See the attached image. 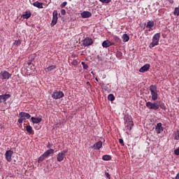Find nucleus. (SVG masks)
Segmentation results:
<instances>
[{
	"mask_svg": "<svg viewBox=\"0 0 179 179\" xmlns=\"http://www.w3.org/2000/svg\"><path fill=\"white\" fill-rule=\"evenodd\" d=\"M161 34L160 33L155 34L152 37V41L150 43V48H153V47H156V45H159V41H160Z\"/></svg>",
	"mask_w": 179,
	"mask_h": 179,
	"instance_id": "f257e3e1",
	"label": "nucleus"
},
{
	"mask_svg": "<svg viewBox=\"0 0 179 179\" xmlns=\"http://www.w3.org/2000/svg\"><path fill=\"white\" fill-rule=\"evenodd\" d=\"M54 153L53 149H50L45 151L42 155H41L38 159V163H41L43 161L45 160L50 155H52Z\"/></svg>",
	"mask_w": 179,
	"mask_h": 179,
	"instance_id": "f03ea898",
	"label": "nucleus"
},
{
	"mask_svg": "<svg viewBox=\"0 0 179 179\" xmlns=\"http://www.w3.org/2000/svg\"><path fill=\"white\" fill-rule=\"evenodd\" d=\"M150 91L152 96V100H153L154 101H156V99L158 97L157 87H156V85H150Z\"/></svg>",
	"mask_w": 179,
	"mask_h": 179,
	"instance_id": "7ed1b4c3",
	"label": "nucleus"
},
{
	"mask_svg": "<svg viewBox=\"0 0 179 179\" xmlns=\"http://www.w3.org/2000/svg\"><path fill=\"white\" fill-rule=\"evenodd\" d=\"M65 94L62 91H57L55 90L52 94L51 97L52 99H54L55 100H59V99H62Z\"/></svg>",
	"mask_w": 179,
	"mask_h": 179,
	"instance_id": "20e7f679",
	"label": "nucleus"
},
{
	"mask_svg": "<svg viewBox=\"0 0 179 179\" xmlns=\"http://www.w3.org/2000/svg\"><path fill=\"white\" fill-rule=\"evenodd\" d=\"M12 77V74H10L7 71H2L0 73V79L1 80H8V79H10V78Z\"/></svg>",
	"mask_w": 179,
	"mask_h": 179,
	"instance_id": "39448f33",
	"label": "nucleus"
},
{
	"mask_svg": "<svg viewBox=\"0 0 179 179\" xmlns=\"http://www.w3.org/2000/svg\"><path fill=\"white\" fill-rule=\"evenodd\" d=\"M66 153H68V149H65L61 152L57 154V162H62L64 159H65V156H66Z\"/></svg>",
	"mask_w": 179,
	"mask_h": 179,
	"instance_id": "423d86ee",
	"label": "nucleus"
},
{
	"mask_svg": "<svg viewBox=\"0 0 179 179\" xmlns=\"http://www.w3.org/2000/svg\"><path fill=\"white\" fill-rule=\"evenodd\" d=\"M145 106L150 110H155V111H156V110H159V104H157L156 103H152L150 101L147 102Z\"/></svg>",
	"mask_w": 179,
	"mask_h": 179,
	"instance_id": "0eeeda50",
	"label": "nucleus"
},
{
	"mask_svg": "<svg viewBox=\"0 0 179 179\" xmlns=\"http://www.w3.org/2000/svg\"><path fill=\"white\" fill-rule=\"evenodd\" d=\"M124 124L126 125V128L129 131L132 129V127H134V121H132L131 118L127 117L124 122Z\"/></svg>",
	"mask_w": 179,
	"mask_h": 179,
	"instance_id": "6e6552de",
	"label": "nucleus"
},
{
	"mask_svg": "<svg viewBox=\"0 0 179 179\" xmlns=\"http://www.w3.org/2000/svg\"><path fill=\"white\" fill-rule=\"evenodd\" d=\"M92 44H93V39L90 37L85 38L83 41L84 47H89L90 45H92Z\"/></svg>",
	"mask_w": 179,
	"mask_h": 179,
	"instance_id": "1a4fd4ad",
	"label": "nucleus"
},
{
	"mask_svg": "<svg viewBox=\"0 0 179 179\" xmlns=\"http://www.w3.org/2000/svg\"><path fill=\"white\" fill-rule=\"evenodd\" d=\"M52 26H55L58 22V12L57 10H54L52 13Z\"/></svg>",
	"mask_w": 179,
	"mask_h": 179,
	"instance_id": "9d476101",
	"label": "nucleus"
},
{
	"mask_svg": "<svg viewBox=\"0 0 179 179\" xmlns=\"http://www.w3.org/2000/svg\"><path fill=\"white\" fill-rule=\"evenodd\" d=\"M91 149H94L95 150H100L101 148H103V142L101 141L96 142L95 144H94L92 146L90 147Z\"/></svg>",
	"mask_w": 179,
	"mask_h": 179,
	"instance_id": "9b49d317",
	"label": "nucleus"
},
{
	"mask_svg": "<svg viewBox=\"0 0 179 179\" xmlns=\"http://www.w3.org/2000/svg\"><path fill=\"white\" fill-rule=\"evenodd\" d=\"M13 155V151L12 150H7L6 152L5 156H6V160L7 162H12V156Z\"/></svg>",
	"mask_w": 179,
	"mask_h": 179,
	"instance_id": "f8f14e48",
	"label": "nucleus"
},
{
	"mask_svg": "<svg viewBox=\"0 0 179 179\" xmlns=\"http://www.w3.org/2000/svg\"><path fill=\"white\" fill-rule=\"evenodd\" d=\"M115 44L114 42H110V41L106 40L102 43V46L103 48H108V47H111V45H114Z\"/></svg>",
	"mask_w": 179,
	"mask_h": 179,
	"instance_id": "ddd939ff",
	"label": "nucleus"
},
{
	"mask_svg": "<svg viewBox=\"0 0 179 179\" xmlns=\"http://www.w3.org/2000/svg\"><path fill=\"white\" fill-rule=\"evenodd\" d=\"M80 16L83 19H87L89 17H92V13L89 11H83L80 13Z\"/></svg>",
	"mask_w": 179,
	"mask_h": 179,
	"instance_id": "4468645a",
	"label": "nucleus"
},
{
	"mask_svg": "<svg viewBox=\"0 0 179 179\" xmlns=\"http://www.w3.org/2000/svg\"><path fill=\"white\" fill-rule=\"evenodd\" d=\"M10 94H9L0 95V103H4V101H6L8 99H10Z\"/></svg>",
	"mask_w": 179,
	"mask_h": 179,
	"instance_id": "2eb2a0df",
	"label": "nucleus"
},
{
	"mask_svg": "<svg viewBox=\"0 0 179 179\" xmlns=\"http://www.w3.org/2000/svg\"><path fill=\"white\" fill-rule=\"evenodd\" d=\"M150 68V64H146L139 69V72H141V73H143L144 72H148L149 71V69Z\"/></svg>",
	"mask_w": 179,
	"mask_h": 179,
	"instance_id": "dca6fc26",
	"label": "nucleus"
},
{
	"mask_svg": "<svg viewBox=\"0 0 179 179\" xmlns=\"http://www.w3.org/2000/svg\"><path fill=\"white\" fill-rule=\"evenodd\" d=\"M162 123H157L156 127H155V131L157 132V134H160L161 132H163L164 129H163V127L162 126Z\"/></svg>",
	"mask_w": 179,
	"mask_h": 179,
	"instance_id": "f3484780",
	"label": "nucleus"
},
{
	"mask_svg": "<svg viewBox=\"0 0 179 179\" xmlns=\"http://www.w3.org/2000/svg\"><path fill=\"white\" fill-rule=\"evenodd\" d=\"M20 117H22V118H24V120H29L30 119V117H31V115H30V114L27 113H24V112H20L19 113Z\"/></svg>",
	"mask_w": 179,
	"mask_h": 179,
	"instance_id": "a211bd4d",
	"label": "nucleus"
},
{
	"mask_svg": "<svg viewBox=\"0 0 179 179\" xmlns=\"http://www.w3.org/2000/svg\"><path fill=\"white\" fill-rule=\"evenodd\" d=\"M33 124H40V122H41V121H43V118L41 117H32L31 118Z\"/></svg>",
	"mask_w": 179,
	"mask_h": 179,
	"instance_id": "6ab92c4d",
	"label": "nucleus"
},
{
	"mask_svg": "<svg viewBox=\"0 0 179 179\" xmlns=\"http://www.w3.org/2000/svg\"><path fill=\"white\" fill-rule=\"evenodd\" d=\"M32 5H34V6H35L36 8H38L39 9H43V3H40L38 1H35L32 3Z\"/></svg>",
	"mask_w": 179,
	"mask_h": 179,
	"instance_id": "aec40b11",
	"label": "nucleus"
},
{
	"mask_svg": "<svg viewBox=\"0 0 179 179\" xmlns=\"http://www.w3.org/2000/svg\"><path fill=\"white\" fill-rule=\"evenodd\" d=\"M122 38L123 40V43H128L129 41V36H128L127 34H124L122 36Z\"/></svg>",
	"mask_w": 179,
	"mask_h": 179,
	"instance_id": "412c9836",
	"label": "nucleus"
},
{
	"mask_svg": "<svg viewBox=\"0 0 179 179\" xmlns=\"http://www.w3.org/2000/svg\"><path fill=\"white\" fill-rule=\"evenodd\" d=\"M31 16V13L30 11H26L24 15H22L23 19H29Z\"/></svg>",
	"mask_w": 179,
	"mask_h": 179,
	"instance_id": "4be33fe9",
	"label": "nucleus"
},
{
	"mask_svg": "<svg viewBox=\"0 0 179 179\" xmlns=\"http://www.w3.org/2000/svg\"><path fill=\"white\" fill-rule=\"evenodd\" d=\"M54 69H57V66L55 65H52L49 66L46 69V72H51L52 71H54Z\"/></svg>",
	"mask_w": 179,
	"mask_h": 179,
	"instance_id": "5701e85b",
	"label": "nucleus"
},
{
	"mask_svg": "<svg viewBox=\"0 0 179 179\" xmlns=\"http://www.w3.org/2000/svg\"><path fill=\"white\" fill-rule=\"evenodd\" d=\"M108 100L109 101H114L115 100V96H114V94H110L108 95Z\"/></svg>",
	"mask_w": 179,
	"mask_h": 179,
	"instance_id": "b1692460",
	"label": "nucleus"
},
{
	"mask_svg": "<svg viewBox=\"0 0 179 179\" xmlns=\"http://www.w3.org/2000/svg\"><path fill=\"white\" fill-rule=\"evenodd\" d=\"M155 26V21H148L145 27H153Z\"/></svg>",
	"mask_w": 179,
	"mask_h": 179,
	"instance_id": "393cba45",
	"label": "nucleus"
},
{
	"mask_svg": "<svg viewBox=\"0 0 179 179\" xmlns=\"http://www.w3.org/2000/svg\"><path fill=\"white\" fill-rule=\"evenodd\" d=\"M26 130L28 134H33V127H31V126H27Z\"/></svg>",
	"mask_w": 179,
	"mask_h": 179,
	"instance_id": "a878e982",
	"label": "nucleus"
},
{
	"mask_svg": "<svg viewBox=\"0 0 179 179\" xmlns=\"http://www.w3.org/2000/svg\"><path fill=\"white\" fill-rule=\"evenodd\" d=\"M111 159V156L106 155L102 157V159H103L105 162H108Z\"/></svg>",
	"mask_w": 179,
	"mask_h": 179,
	"instance_id": "bb28decb",
	"label": "nucleus"
},
{
	"mask_svg": "<svg viewBox=\"0 0 179 179\" xmlns=\"http://www.w3.org/2000/svg\"><path fill=\"white\" fill-rule=\"evenodd\" d=\"M173 15H175V16H179V7L175 8Z\"/></svg>",
	"mask_w": 179,
	"mask_h": 179,
	"instance_id": "cd10ccee",
	"label": "nucleus"
},
{
	"mask_svg": "<svg viewBox=\"0 0 179 179\" xmlns=\"http://www.w3.org/2000/svg\"><path fill=\"white\" fill-rule=\"evenodd\" d=\"M159 106L162 110H166V105L164 104V103H160Z\"/></svg>",
	"mask_w": 179,
	"mask_h": 179,
	"instance_id": "c85d7f7f",
	"label": "nucleus"
},
{
	"mask_svg": "<svg viewBox=\"0 0 179 179\" xmlns=\"http://www.w3.org/2000/svg\"><path fill=\"white\" fill-rule=\"evenodd\" d=\"M175 139L176 141H179V130H178L176 133H175Z\"/></svg>",
	"mask_w": 179,
	"mask_h": 179,
	"instance_id": "c756f323",
	"label": "nucleus"
},
{
	"mask_svg": "<svg viewBox=\"0 0 179 179\" xmlns=\"http://www.w3.org/2000/svg\"><path fill=\"white\" fill-rule=\"evenodd\" d=\"M81 64L83 65L84 69H87V68H89V66H87V64H86V63H85L84 62H82Z\"/></svg>",
	"mask_w": 179,
	"mask_h": 179,
	"instance_id": "7c9ffc66",
	"label": "nucleus"
},
{
	"mask_svg": "<svg viewBox=\"0 0 179 179\" xmlns=\"http://www.w3.org/2000/svg\"><path fill=\"white\" fill-rule=\"evenodd\" d=\"M100 2H102V3H110L111 2V0H99Z\"/></svg>",
	"mask_w": 179,
	"mask_h": 179,
	"instance_id": "2f4dec72",
	"label": "nucleus"
},
{
	"mask_svg": "<svg viewBox=\"0 0 179 179\" xmlns=\"http://www.w3.org/2000/svg\"><path fill=\"white\" fill-rule=\"evenodd\" d=\"M116 57H117V58H121V57H122V52H117Z\"/></svg>",
	"mask_w": 179,
	"mask_h": 179,
	"instance_id": "473e14b6",
	"label": "nucleus"
},
{
	"mask_svg": "<svg viewBox=\"0 0 179 179\" xmlns=\"http://www.w3.org/2000/svg\"><path fill=\"white\" fill-rule=\"evenodd\" d=\"M23 121H24V118L20 117V119H18L17 122H18L19 124H22V123H23Z\"/></svg>",
	"mask_w": 179,
	"mask_h": 179,
	"instance_id": "72a5a7b5",
	"label": "nucleus"
},
{
	"mask_svg": "<svg viewBox=\"0 0 179 179\" xmlns=\"http://www.w3.org/2000/svg\"><path fill=\"white\" fill-rule=\"evenodd\" d=\"M66 5H68V2L66 1H64L62 5H61V8H65V6H66Z\"/></svg>",
	"mask_w": 179,
	"mask_h": 179,
	"instance_id": "f704fd0d",
	"label": "nucleus"
},
{
	"mask_svg": "<svg viewBox=\"0 0 179 179\" xmlns=\"http://www.w3.org/2000/svg\"><path fill=\"white\" fill-rule=\"evenodd\" d=\"M119 143H120V145H122V146H124V140L122 138H120L119 139Z\"/></svg>",
	"mask_w": 179,
	"mask_h": 179,
	"instance_id": "c9c22d12",
	"label": "nucleus"
},
{
	"mask_svg": "<svg viewBox=\"0 0 179 179\" xmlns=\"http://www.w3.org/2000/svg\"><path fill=\"white\" fill-rule=\"evenodd\" d=\"M71 64H72V65L76 66V65H78V61L73 60Z\"/></svg>",
	"mask_w": 179,
	"mask_h": 179,
	"instance_id": "e433bc0d",
	"label": "nucleus"
},
{
	"mask_svg": "<svg viewBox=\"0 0 179 179\" xmlns=\"http://www.w3.org/2000/svg\"><path fill=\"white\" fill-rule=\"evenodd\" d=\"M65 13H66V11L65 10V9H62V10H61V14H62V15H65Z\"/></svg>",
	"mask_w": 179,
	"mask_h": 179,
	"instance_id": "4c0bfd02",
	"label": "nucleus"
},
{
	"mask_svg": "<svg viewBox=\"0 0 179 179\" xmlns=\"http://www.w3.org/2000/svg\"><path fill=\"white\" fill-rule=\"evenodd\" d=\"M15 44L19 45L20 44V41H15Z\"/></svg>",
	"mask_w": 179,
	"mask_h": 179,
	"instance_id": "58836bf2",
	"label": "nucleus"
},
{
	"mask_svg": "<svg viewBox=\"0 0 179 179\" xmlns=\"http://www.w3.org/2000/svg\"><path fill=\"white\" fill-rule=\"evenodd\" d=\"M105 175L106 176L107 178H110V173L105 172Z\"/></svg>",
	"mask_w": 179,
	"mask_h": 179,
	"instance_id": "ea45409f",
	"label": "nucleus"
},
{
	"mask_svg": "<svg viewBox=\"0 0 179 179\" xmlns=\"http://www.w3.org/2000/svg\"><path fill=\"white\" fill-rule=\"evenodd\" d=\"M114 40L115 41H118V40H120V38H118V36H115Z\"/></svg>",
	"mask_w": 179,
	"mask_h": 179,
	"instance_id": "a19ab883",
	"label": "nucleus"
},
{
	"mask_svg": "<svg viewBox=\"0 0 179 179\" xmlns=\"http://www.w3.org/2000/svg\"><path fill=\"white\" fill-rule=\"evenodd\" d=\"M152 27H147V29H148V31H152V30H153V29H152Z\"/></svg>",
	"mask_w": 179,
	"mask_h": 179,
	"instance_id": "79ce46f5",
	"label": "nucleus"
},
{
	"mask_svg": "<svg viewBox=\"0 0 179 179\" xmlns=\"http://www.w3.org/2000/svg\"><path fill=\"white\" fill-rule=\"evenodd\" d=\"M47 148L49 149L51 148V143H48Z\"/></svg>",
	"mask_w": 179,
	"mask_h": 179,
	"instance_id": "37998d69",
	"label": "nucleus"
},
{
	"mask_svg": "<svg viewBox=\"0 0 179 179\" xmlns=\"http://www.w3.org/2000/svg\"><path fill=\"white\" fill-rule=\"evenodd\" d=\"M176 179H179V173H178L176 176Z\"/></svg>",
	"mask_w": 179,
	"mask_h": 179,
	"instance_id": "c03bdc74",
	"label": "nucleus"
},
{
	"mask_svg": "<svg viewBox=\"0 0 179 179\" xmlns=\"http://www.w3.org/2000/svg\"><path fill=\"white\" fill-rule=\"evenodd\" d=\"M27 64H28L29 66H30V65H31V62H29Z\"/></svg>",
	"mask_w": 179,
	"mask_h": 179,
	"instance_id": "a18cd8bd",
	"label": "nucleus"
},
{
	"mask_svg": "<svg viewBox=\"0 0 179 179\" xmlns=\"http://www.w3.org/2000/svg\"><path fill=\"white\" fill-rule=\"evenodd\" d=\"M95 80H96V82H99V79H98L97 78H95Z\"/></svg>",
	"mask_w": 179,
	"mask_h": 179,
	"instance_id": "49530a36",
	"label": "nucleus"
},
{
	"mask_svg": "<svg viewBox=\"0 0 179 179\" xmlns=\"http://www.w3.org/2000/svg\"><path fill=\"white\" fill-rule=\"evenodd\" d=\"M108 178V179H111V178H110V177H109V178Z\"/></svg>",
	"mask_w": 179,
	"mask_h": 179,
	"instance_id": "de8ad7c7",
	"label": "nucleus"
},
{
	"mask_svg": "<svg viewBox=\"0 0 179 179\" xmlns=\"http://www.w3.org/2000/svg\"><path fill=\"white\" fill-rule=\"evenodd\" d=\"M87 83L89 84V82H87Z\"/></svg>",
	"mask_w": 179,
	"mask_h": 179,
	"instance_id": "09e8293b",
	"label": "nucleus"
},
{
	"mask_svg": "<svg viewBox=\"0 0 179 179\" xmlns=\"http://www.w3.org/2000/svg\"><path fill=\"white\" fill-rule=\"evenodd\" d=\"M69 1H72V0H69Z\"/></svg>",
	"mask_w": 179,
	"mask_h": 179,
	"instance_id": "8fccbe9b",
	"label": "nucleus"
}]
</instances>
